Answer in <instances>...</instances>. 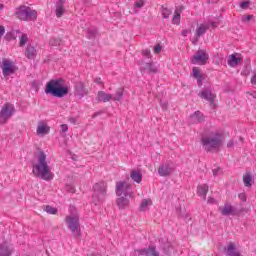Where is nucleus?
<instances>
[{
	"label": "nucleus",
	"mask_w": 256,
	"mask_h": 256,
	"mask_svg": "<svg viewBox=\"0 0 256 256\" xmlns=\"http://www.w3.org/2000/svg\"><path fill=\"white\" fill-rule=\"evenodd\" d=\"M32 173L35 177L44 181H52L55 175L51 172L49 164H47V155L41 151L38 155V163L33 165Z\"/></svg>",
	"instance_id": "1"
},
{
	"label": "nucleus",
	"mask_w": 256,
	"mask_h": 256,
	"mask_svg": "<svg viewBox=\"0 0 256 256\" xmlns=\"http://www.w3.org/2000/svg\"><path fill=\"white\" fill-rule=\"evenodd\" d=\"M64 83L63 78L50 80L45 87L46 95H52V97H58V99L69 95V86L64 85Z\"/></svg>",
	"instance_id": "2"
},
{
	"label": "nucleus",
	"mask_w": 256,
	"mask_h": 256,
	"mask_svg": "<svg viewBox=\"0 0 256 256\" xmlns=\"http://www.w3.org/2000/svg\"><path fill=\"white\" fill-rule=\"evenodd\" d=\"M223 143V136L218 131H206L201 137V144L207 153L219 149Z\"/></svg>",
	"instance_id": "3"
},
{
	"label": "nucleus",
	"mask_w": 256,
	"mask_h": 256,
	"mask_svg": "<svg viewBox=\"0 0 256 256\" xmlns=\"http://www.w3.org/2000/svg\"><path fill=\"white\" fill-rule=\"evenodd\" d=\"M92 203L99 205L103 203L107 197V182L100 181L93 185Z\"/></svg>",
	"instance_id": "4"
},
{
	"label": "nucleus",
	"mask_w": 256,
	"mask_h": 256,
	"mask_svg": "<svg viewBox=\"0 0 256 256\" xmlns=\"http://www.w3.org/2000/svg\"><path fill=\"white\" fill-rule=\"evenodd\" d=\"M15 15L21 21H35L37 19V11L29 6H20L17 8Z\"/></svg>",
	"instance_id": "5"
},
{
	"label": "nucleus",
	"mask_w": 256,
	"mask_h": 256,
	"mask_svg": "<svg viewBox=\"0 0 256 256\" xmlns=\"http://www.w3.org/2000/svg\"><path fill=\"white\" fill-rule=\"evenodd\" d=\"M116 195L117 197H129V199H133L135 197V192L131 188V184L125 181H119L116 183Z\"/></svg>",
	"instance_id": "6"
},
{
	"label": "nucleus",
	"mask_w": 256,
	"mask_h": 256,
	"mask_svg": "<svg viewBox=\"0 0 256 256\" xmlns=\"http://www.w3.org/2000/svg\"><path fill=\"white\" fill-rule=\"evenodd\" d=\"M15 114V106L9 102L5 103L0 111V125H5Z\"/></svg>",
	"instance_id": "7"
},
{
	"label": "nucleus",
	"mask_w": 256,
	"mask_h": 256,
	"mask_svg": "<svg viewBox=\"0 0 256 256\" xmlns=\"http://www.w3.org/2000/svg\"><path fill=\"white\" fill-rule=\"evenodd\" d=\"M65 222L67 224L68 229L72 231V233H78V236L81 235L79 231H81V224H79V216H66Z\"/></svg>",
	"instance_id": "8"
},
{
	"label": "nucleus",
	"mask_w": 256,
	"mask_h": 256,
	"mask_svg": "<svg viewBox=\"0 0 256 256\" xmlns=\"http://www.w3.org/2000/svg\"><path fill=\"white\" fill-rule=\"evenodd\" d=\"M218 211H220L221 215H223L224 217H229V215L239 216L243 213V209L239 210L233 207V205H231L230 203H225L224 206H220L218 208Z\"/></svg>",
	"instance_id": "9"
},
{
	"label": "nucleus",
	"mask_w": 256,
	"mask_h": 256,
	"mask_svg": "<svg viewBox=\"0 0 256 256\" xmlns=\"http://www.w3.org/2000/svg\"><path fill=\"white\" fill-rule=\"evenodd\" d=\"M173 171H175V164L172 161H167L160 164L158 168V174L160 177H171L173 175Z\"/></svg>",
	"instance_id": "10"
},
{
	"label": "nucleus",
	"mask_w": 256,
	"mask_h": 256,
	"mask_svg": "<svg viewBox=\"0 0 256 256\" xmlns=\"http://www.w3.org/2000/svg\"><path fill=\"white\" fill-rule=\"evenodd\" d=\"M191 61L193 65H205L209 61V54L205 50H198Z\"/></svg>",
	"instance_id": "11"
},
{
	"label": "nucleus",
	"mask_w": 256,
	"mask_h": 256,
	"mask_svg": "<svg viewBox=\"0 0 256 256\" xmlns=\"http://www.w3.org/2000/svg\"><path fill=\"white\" fill-rule=\"evenodd\" d=\"M133 256H161L157 252V247L154 245L149 246L148 248L135 249Z\"/></svg>",
	"instance_id": "12"
},
{
	"label": "nucleus",
	"mask_w": 256,
	"mask_h": 256,
	"mask_svg": "<svg viewBox=\"0 0 256 256\" xmlns=\"http://www.w3.org/2000/svg\"><path fill=\"white\" fill-rule=\"evenodd\" d=\"M2 73L4 77H9V75H13L15 71H17V67L13 65V62H11L9 59L4 58L2 60Z\"/></svg>",
	"instance_id": "13"
},
{
	"label": "nucleus",
	"mask_w": 256,
	"mask_h": 256,
	"mask_svg": "<svg viewBox=\"0 0 256 256\" xmlns=\"http://www.w3.org/2000/svg\"><path fill=\"white\" fill-rule=\"evenodd\" d=\"M160 250L163 251L164 255L167 256L176 255L177 245L170 241L162 242L160 244Z\"/></svg>",
	"instance_id": "14"
},
{
	"label": "nucleus",
	"mask_w": 256,
	"mask_h": 256,
	"mask_svg": "<svg viewBox=\"0 0 256 256\" xmlns=\"http://www.w3.org/2000/svg\"><path fill=\"white\" fill-rule=\"evenodd\" d=\"M198 95L201 99L208 101L210 105H215V99L217 95L213 94V91H211V88L202 89Z\"/></svg>",
	"instance_id": "15"
},
{
	"label": "nucleus",
	"mask_w": 256,
	"mask_h": 256,
	"mask_svg": "<svg viewBox=\"0 0 256 256\" xmlns=\"http://www.w3.org/2000/svg\"><path fill=\"white\" fill-rule=\"evenodd\" d=\"M74 95L75 97H80V99H83L85 95H89V90L85 87V83H83L82 81L75 83Z\"/></svg>",
	"instance_id": "16"
},
{
	"label": "nucleus",
	"mask_w": 256,
	"mask_h": 256,
	"mask_svg": "<svg viewBox=\"0 0 256 256\" xmlns=\"http://www.w3.org/2000/svg\"><path fill=\"white\" fill-rule=\"evenodd\" d=\"M192 74L195 80H197L198 87H203V80L205 79V74L201 73V70L197 67H193Z\"/></svg>",
	"instance_id": "17"
},
{
	"label": "nucleus",
	"mask_w": 256,
	"mask_h": 256,
	"mask_svg": "<svg viewBox=\"0 0 256 256\" xmlns=\"http://www.w3.org/2000/svg\"><path fill=\"white\" fill-rule=\"evenodd\" d=\"M209 29V24H201L197 29H196V34H195V41H193V43H197V41H199V38L203 35H205V33H207Z\"/></svg>",
	"instance_id": "18"
},
{
	"label": "nucleus",
	"mask_w": 256,
	"mask_h": 256,
	"mask_svg": "<svg viewBox=\"0 0 256 256\" xmlns=\"http://www.w3.org/2000/svg\"><path fill=\"white\" fill-rule=\"evenodd\" d=\"M111 99H113V95L107 94L105 91H99L96 97V101H98V103H108Z\"/></svg>",
	"instance_id": "19"
},
{
	"label": "nucleus",
	"mask_w": 256,
	"mask_h": 256,
	"mask_svg": "<svg viewBox=\"0 0 256 256\" xmlns=\"http://www.w3.org/2000/svg\"><path fill=\"white\" fill-rule=\"evenodd\" d=\"M142 73H159V69H157V66L153 62H149L144 64L141 68Z\"/></svg>",
	"instance_id": "20"
},
{
	"label": "nucleus",
	"mask_w": 256,
	"mask_h": 256,
	"mask_svg": "<svg viewBox=\"0 0 256 256\" xmlns=\"http://www.w3.org/2000/svg\"><path fill=\"white\" fill-rule=\"evenodd\" d=\"M238 54H231L228 57V65L229 67H237V65H239V63H243V58H239L237 57Z\"/></svg>",
	"instance_id": "21"
},
{
	"label": "nucleus",
	"mask_w": 256,
	"mask_h": 256,
	"mask_svg": "<svg viewBox=\"0 0 256 256\" xmlns=\"http://www.w3.org/2000/svg\"><path fill=\"white\" fill-rule=\"evenodd\" d=\"M207 193H209V186L207 184H202L197 187V194L199 197H203L204 201H207Z\"/></svg>",
	"instance_id": "22"
},
{
	"label": "nucleus",
	"mask_w": 256,
	"mask_h": 256,
	"mask_svg": "<svg viewBox=\"0 0 256 256\" xmlns=\"http://www.w3.org/2000/svg\"><path fill=\"white\" fill-rule=\"evenodd\" d=\"M224 252L227 256H241V252L236 251L234 243H230L227 247H225Z\"/></svg>",
	"instance_id": "23"
},
{
	"label": "nucleus",
	"mask_w": 256,
	"mask_h": 256,
	"mask_svg": "<svg viewBox=\"0 0 256 256\" xmlns=\"http://www.w3.org/2000/svg\"><path fill=\"white\" fill-rule=\"evenodd\" d=\"M116 203L119 209H127L129 207V196H120L117 198Z\"/></svg>",
	"instance_id": "24"
},
{
	"label": "nucleus",
	"mask_w": 256,
	"mask_h": 256,
	"mask_svg": "<svg viewBox=\"0 0 256 256\" xmlns=\"http://www.w3.org/2000/svg\"><path fill=\"white\" fill-rule=\"evenodd\" d=\"M25 56L27 59H35V57H37V50L35 49V46L29 44L26 47Z\"/></svg>",
	"instance_id": "25"
},
{
	"label": "nucleus",
	"mask_w": 256,
	"mask_h": 256,
	"mask_svg": "<svg viewBox=\"0 0 256 256\" xmlns=\"http://www.w3.org/2000/svg\"><path fill=\"white\" fill-rule=\"evenodd\" d=\"M130 177L135 183H141L143 181V174L139 170H131Z\"/></svg>",
	"instance_id": "26"
},
{
	"label": "nucleus",
	"mask_w": 256,
	"mask_h": 256,
	"mask_svg": "<svg viewBox=\"0 0 256 256\" xmlns=\"http://www.w3.org/2000/svg\"><path fill=\"white\" fill-rule=\"evenodd\" d=\"M65 0H59L56 4V17H63V13H65Z\"/></svg>",
	"instance_id": "27"
},
{
	"label": "nucleus",
	"mask_w": 256,
	"mask_h": 256,
	"mask_svg": "<svg viewBox=\"0 0 256 256\" xmlns=\"http://www.w3.org/2000/svg\"><path fill=\"white\" fill-rule=\"evenodd\" d=\"M243 182L245 187H252L253 183H255V180H253L251 173L247 172L245 175H243Z\"/></svg>",
	"instance_id": "28"
},
{
	"label": "nucleus",
	"mask_w": 256,
	"mask_h": 256,
	"mask_svg": "<svg viewBox=\"0 0 256 256\" xmlns=\"http://www.w3.org/2000/svg\"><path fill=\"white\" fill-rule=\"evenodd\" d=\"M183 9V6L180 7V9L175 10V14L172 18L173 25H179V21H181V11Z\"/></svg>",
	"instance_id": "29"
},
{
	"label": "nucleus",
	"mask_w": 256,
	"mask_h": 256,
	"mask_svg": "<svg viewBox=\"0 0 256 256\" xmlns=\"http://www.w3.org/2000/svg\"><path fill=\"white\" fill-rule=\"evenodd\" d=\"M125 93V88H118L115 92L114 97L112 96L113 101H121L123 99V94Z\"/></svg>",
	"instance_id": "30"
},
{
	"label": "nucleus",
	"mask_w": 256,
	"mask_h": 256,
	"mask_svg": "<svg viewBox=\"0 0 256 256\" xmlns=\"http://www.w3.org/2000/svg\"><path fill=\"white\" fill-rule=\"evenodd\" d=\"M191 119H193V123H203L204 118L201 111H196L192 116Z\"/></svg>",
	"instance_id": "31"
},
{
	"label": "nucleus",
	"mask_w": 256,
	"mask_h": 256,
	"mask_svg": "<svg viewBox=\"0 0 256 256\" xmlns=\"http://www.w3.org/2000/svg\"><path fill=\"white\" fill-rule=\"evenodd\" d=\"M50 128L45 124L41 123L37 127V134L38 135H47L49 133Z\"/></svg>",
	"instance_id": "32"
},
{
	"label": "nucleus",
	"mask_w": 256,
	"mask_h": 256,
	"mask_svg": "<svg viewBox=\"0 0 256 256\" xmlns=\"http://www.w3.org/2000/svg\"><path fill=\"white\" fill-rule=\"evenodd\" d=\"M161 13H162L163 19H169V17L171 16V13H173V12L171 11V9H169L165 6H162Z\"/></svg>",
	"instance_id": "33"
},
{
	"label": "nucleus",
	"mask_w": 256,
	"mask_h": 256,
	"mask_svg": "<svg viewBox=\"0 0 256 256\" xmlns=\"http://www.w3.org/2000/svg\"><path fill=\"white\" fill-rule=\"evenodd\" d=\"M0 256H11V250L7 246L0 244Z\"/></svg>",
	"instance_id": "34"
},
{
	"label": "nucleus",
	"mask_w": 256,
	"mask_h": 256,
	"mask_svg": "<svg viewBox=\"0 0 256 256\" xmlns=\"http://www.w3.org/2000/svg\"><path fill=\"white\" fill-rule=\"evenodd\" d=\"M99 32L97 31V29L96 28H89L88 30H87V37L89 38V39H95V37H97V34H98Z\"/></svg>",
	"instance_id": "35"
},
{
	"label": "nucleus",
	"mask_w": 256,
	"mask_h": 256,
	"mask_svg": "<svg viewBox=\"0 0 256 256\" xmlns=\"http://www.w3.org/2000/svg\"><path fill=\"white\" fill-rule=\"evenodd\" d=\"M29 41V36L27 34H22L20 37L19 47H25Z\"/></svg>",
	"instance_id": "36"
},
{
	"label": "nucleus",
	"mask_w": 256,
	"mask_h": 256,
	"mask_svg": "<svg viewBox=\"0 0 256 256\" xmlns=\"http://www.w3.org/2000/svg\"><path fill=\"white\" fill-rule=\"evenodd\" d=\"M46 213H49V215H57V208L51 206V205H47L45 206Z\"/></svg>",
	"instance_id": "37"
},
{
	"label": "nucleus",
	"mask_w": 256,
	"mask_h": 256,
	"mask_svg": "<svg viewBox=\"0 0 256 256\" xmlns=\"http://www.w3.org/2000/svg\"><path fill=\"white\" fill-rule=\"evenodd\" d=\"M49 45H51V47H59V45H61V39H59V38H52L49 41Z\"/></svg>",
	"instance_id": "38"
},
{
	"label": "nucleus",
	"mask_w": 256,
	"mask_h": 256,
	"mask_svg": "<svg viewBox=\"0 0 256 256\" xmlns=\"http://www.w3.org/2000/svg\"><path fill=\"white\" fill-rule=\"evenodd\" d=\"M148 206H149V200L144 199L140 204V211H145V209H147Z\"/></svg>",
	"instance_id": "39"
},
{
	"label": "nucleus",
	"mask_w": 256,
	"mask_h": 256,
	"mask_svg": "<svg viewBox=\"0 0 256 256\" xmlns=\"http://www.w3.org/2000/svg\"><path fill=\"white\" fill-rule=\"evenodd\" d=\"M134 7L137 9H141V7H145V0H139L135 2Z\"/></svg>",
	"instance_id": "40"
},
{
	"label": "nucleus",
	"mask_w": 256,
	"mask_h": 256,
	"mask_svg": "<svg viewBox=\"0 0 256 256\" xmlns=\"http://www.w3.org/2000/svg\"><path fill=\"white\" fill-rule=\"evenodd\" d=\"M251 19H253V15H244V16H242V22L243 23H249V21H251Z\"/></svg>",
	"instance_id": "41"
},
{
	"label": "nucleus",
	"mask_w": 256,
	"mask_h": 256,
	"mask_svg": "<svg viewBox=\"0 0 256 256\" xmlns=\"http://www.w3.org/2000/svg\"><path fill=\"white\" fill-rule=\"evenodd\" d=\"M142 55L144 57H147V59H151L152 55H151V50L146 49V50H142Z\"/></svg>",
	"instance_id": "42"
},
{
	"label": "nucleus",
	"mask_w": 256,
	"mask_h": 256,
	"mask_svg": "<svg viewBox=\"0 0 256 256\" xmlns=\"http://www.w3.org/2000/svg\"><path fill=\"white\" fill-rule=\"evenodd\" d=\"M250 2L249 1H243L240 3L241 9H249Z\"/></svg>",
	"instance_id": "43"
},
{
	"label": "nucleus",
	"mask_w": 256,
	"mask_h": 256,
	"mask_svg": "<svg viewBox=\"0 0 256 256\" xmlns=\"http://www.w3.org/2000/svg\"><path fill=\"white\" fill-rule=\"evenodd\" d=\"M60 129L62 133H67L69 131V126H67V124H62L60 125Z\"/></svg>",
	"instance_id": "44"
},
{
	"label": "nucleus",
	"mask_w": 256,
	"mask_h": 256,
	"mask_svg": "<svg viewBox=\"0 0 256 256\" xmlns=\"http://www.w3.org/2000/svg\"><path fill=\"white\" fill-rule=\"evenodd\" d=\"M221 173H223V169H221V167H217L216 169L213 170V175L214 176H217Z\"/></svg>",
	"instance_id": "45"
},
{
	"label": "nucleus",
	"mask_w": 256,
	"mask_h": 256,
	"mask_svg": "<svg viewBox=\"0 0 256 256\" xmlns=\"http://www.w3.org/2000/svg\"><path fill=\"white\" fill-rule=\"evenodd\" d=\"M209 25V29L212 27V29H217V27H219V23L218 22H210L208 23Z\"/></svg>",
	"instance_id": "46"
},
{
	"label": "nucleus",
	"mask_w": 256,
	"mask_h": 256,
	"mask_svg": "<svg viewBox=\"0 0 256 256\" xmlns=\"http://www.w3.org/2000/svg\"><path fill=\"white\" fill-rule=\"evenodd\" d=\"M161 45H156L155 47H154V53L156 54V55H159V53H161Z\"/></svg>",
	"instance_id": "47"
},
{
	"label": "nucleus",
	"mask_w": 256,
	"mask_h": 256,
	"mask_svg": "<svg viewBox=\"0 0 256 256\" xmlns=\"http://www.w3.org/2000/svg\"><path fill=\"white\" fill-rule=\"evenodd\" d=\"M238 197H239V199H240L241 201H243L244 203L247 201V196L245 195V193H240V194L238 195Z\"/></svg>",
	"instance_id": "48"
},
{
	"label": "nucleus",
	"mask_w": 256,
	"mask_h": 256,
	"mask_svg": "<svg viewBox=\"0 0 256 256\" xmlns=\"http://www.w3.org/2000/svg\"><path fill=\"white\" fill-rule=\"evenodd\" d=\"M94 83H96L97 85H102V87L105 86V84H103V81L101 80V78H95Z\"/></svg>",
	"instance_id": "49"
},
{
	"label": "nucleus",
	"mask_w": 256,
	"mask_h": 256,
	"mask_svg": "<svg viewBox=\"0 0 256 256\" xmlns=\"http://www.w3.org/2000/svg\"><path fill=\"white\" fill-rule=\"evenodd\" d=\"M3 35H5V26L0 25V40L3 37Z\"/></svg>",
	"instance_id": "50"
},
{
	"label": "nucleus",
	"mask_w": 256,
	"mask_h": 256,
	"mask_svg": "<svg viewBox=\"0 0 256 256\" xmlns=\"http://www.w3.org/2000/svg\"><path fill=\"white\" fill-rule=\"evenodd\" d=\"M189 33H191V30H183L182 31V35H183V37H187V35L189 34Z\"/></svg>",
	"instance_id": "51"
},
{
	"label": "nucleus",
	"mask_w": 256,
	"mask_h": 256,
	"mask_svg": "<svg viewBox=\"0 0 256 256\" xmlns=\"http://www.w3.org/2000/svg\"><path fill=\"white\" fill-rule=\"evenodd\" d=\"M252 85H256V74H254L251 78Z\"/></svg>",
	"instance_id": "52"
},
{
	"label": "nucleus",
	"mask_w": 256,
	"mask_h": 256,
	"mask_svg": "<svg viewBox=\"0 0 256 256\" xmlns=\"http://www.w3.org/2000/svg\"><path fill=\"white\" fill-rule=\"evenodd\" d=\"M68 191H69V193H75V188H74V187L69 186Z\"/></svg>",
	"instance_id": "53"
},
{
	"label": "nucleus",
	"mask_w": 256,
	"mask_h": 256,
	"mask_svg": "<svg viewBox=\"0 0 256 256\" xmlns=\"http://www.w3.org/2000/svg\"><path fill=\"white\" fill-rule=\"evenodd\" d=\"M208 203H210V204L215 203V199H214V198L209 197V198H208Z\"/></svg>",
	"instance_id": "54"
},
{
	"label": "nucleus",
	"mask_w": 256,
	"mask_h": 256,
	"mask_svg": "<svg viewBox=\"0 0 256 256\" xmlns=\"http://www.w3.org/2000/svg\"><path fill=\"white\" fill-rule=\"evenodd\" d=\"M98 115H101V112H96L93 114L92 119H95V117H98Z\"/></svg>",
	"instance_id": "55"
},
{
	"label": "nucleus",
	"mask_w": 256,
	"mask_h": 256,
	"mask_svg": "<svg viewBox=\"0 0 256 256\" xmlns=\"http://www.w3.org/2000/svg\"><path fill=\"white\" fill-rule=\"evenodd\" d=\"M85 6L86 7H91V2L90 1H85Z\"/></svg>",
	"instance_id": "56"
},
{
	"label": "nucleus",
	"mask_w": 256,
	"mask_h": 256,
	"mask_svg": "<svg viewBox=\"0 0 256 256\" xmlns=\"http://www.w3.org/2000/svg\"><path fill=\"white\" fill-rule=\"evenodd\" d=\"M69 121H70V123H76L77 122V120L75 118H70Z\"/></svg>",
	"instance_id": "57"
},
{
	"label": "nucleus",
	"mask_w": 256,
	"mask_h": 256,
	"mask_svg": "<svg viewBox=\"0 0 256 256\" xmlns=\"http://www.w3.org/2000/svg\"><path fill=\"white\" fill-rule=\"evenodd\" d=\"M232 146H233V141L228 142L227 147H232Z\"/></svg>",
	"instance_id": "58"
},
{
	"label": "nucleus",
	"mask_w": 256,
	"mask_h": 256,
	"mask_svg": "<svg viewBox=\"0 0 256 256\" xmlns=\"http://www.w3.org/2000/svg\"><path fill=\"white\" fill-rule=\"evenodd\" d=\"M87 256H99V254H97V253H90Z\"/></svg>",
	"instance_id": "59"
},
{
	"label": "nucleus",
	"mask_w": 256,
	"mask_h": 256,
	"mask_svg": "<svg viewBox=\"0 0 256 256\" xmlns=\"http://www.w3.org/2000/svg\"><path fill=\"white\" fill-rule=\"evenodd\" d=\"M5 8L4 4H0V11H3V9Z\"/></svg>",
	"instance_id": "60"
},
{
	"label": "nucleus",
	"mask_w": 256,
	"mask_h": 256,
	"mask_svg": "<svg viewBox=\"0 0 256 256\" xmlns=\"http://www.w3.org/2000/svg\"><path fill=\"white\" fill-rule=\"evenodd\" d=\"M219 0H209V3H217Z\"/></svg>",
	"instance_id": "61"
},
{
	"label": "nucleus",
	"mask_w": 256,
	"mask_h": 256,
	"mask_svg": "<svg viewBox=\"0 0 256 256\" xmlns=\"http://www.w3.org/2000/svg\"><path fill=\"white\" fill-rule=\"evenodd\" d=\"M251 95L254 99H256V92H253Z\"/></svg>",
	"instance_id": "62"
},
{
	"label": "nucleus",
	"mask_w": 256,
	"mask_h": 256,
	"mask_svg": "<svg viewBox=\"0 0 256 256\" xmlns=\"http://www.w3.org/2000/svg\"><path fill=\"white\" fill-rule=\"evenodd\" d=\"M240 141H243V137H240Z\"/></svg>",
	"instance_id": "63"
},
{
	"label": "nucleus",
	"mask_w": 256,
	"mask_h": 256,
	"mask_svg": "<svg viewBox=\"0 0 256 256\" xmlns=\"http://www.w3.org/2000/svg\"><path fill=\"white\" fill-rule=\"evenodd\" d=\"M255 253H256V249H255Z\"/></svg>",
	"instance_id": "64"
}]
</instances>
